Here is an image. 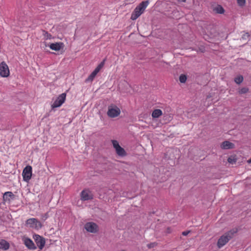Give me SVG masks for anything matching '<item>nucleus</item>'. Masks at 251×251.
Segmentation results:
<instances>
[{
	"instance_id": "nucleus-1",
	"label": "nucleus",
	"mask_w": 251,
	"mask_h": 251,
	"mask_svg": "<svg viewBox=\"0 0 251 251\" xmlns=\"http://www.w3.org/2000/svg\"><path fill=\"white\" fill-rule=\"evenodd\" d=\"M237 232L236 230H231L221 236L217 242V246L220 249L225 245L233 236Z\"/></svg>"
},
{
	"instance_id": "nucleus-2",
	"label": "nucleus",
	"mask_w": 251,
	"mask_h": 251,
	"mask_svg": "<svg viewBox=\"0 0 251 251\" xmlns=\"http://www.w3.org/2000/svg\"><path fill=\"white\" fill-rule=\"evenodd\" d=\"M149 3V2L148 0L143 1L141 2L132 12L131 16V19L132 20L137 19L144 12Z\"/></svg>"
},
{
	"instance_id": "nucleus-3",
	"label": "nucleus",
	"mask_w": 251,
	"mask_h": 251,
	"mask_svg": "<svg viewBox=\"0 0 251 251\" xmlns=\"http://www.w3.org/2000/svg\"><path fill=\"white\" fill-rule=\"evenodd\" d=\"M121 113L120 108L115 105H110L108 107L107 114L109 117L115 118L118 117Z\"/></svg>"
},
{
	"instance_id": "nucleus-4",
	"label": "nucleus",
	"mask_w": 251,
	"mask_h": 251,
	"mask_svg": "<svg viewBox=\"0 0 251 251\" xmlns=\"http://www.w3.org/2000/svg\"><path fill=\"white\" fill-rule=\"evenodd\" d=\"M66 97V93H62L51 104L52 109L60 107L65 102Z\"/></svg>"
},
{
	"instance_id": "nucleus-5",
	"label": "nucleus",
	"mask_w": 251,
	"mask_h": 251,
	"mask_svg": "<svg viewBox=\"0 0 251 251\" xmlns=\"http://www.w3.org/2000/svg\"><path fill=\"white\" fill-rule=\"evenodd\" d=\"M10 75V71L8 65L4 61L0 63V75L3 77H7Z\"/></svg>"
},
{
	"instance_id": "nucleus-6",
	"label": "nucleus",
	"mask_w": 251,
	"mask_h": 251,
	"mask_svg": "<svg viewBox=\"0 0 251 251\" xmlns=\"http://www.w3.org/2000/svg\"><path fill=\"white\" fill-rule=\"evenodd\" d=\"M22 176L23 179L26 182H28L31 178L32 176V167L28 165L23 170Z\"/></svg>"
},
{
	"instance_id": "nucleus-7",
	"label": "nucleus",
	"mask_w": 251,
	"mask_h": 251,
	"mask_svg": "<svg viewBox=\"0 0 251 251\" xmlns=\"http://www.w3.org/2000/svg\"><path fill=\"white\" fill-rule=\"evenodd\" d=\"M85 229L89 232L96 233L99 230L98 225L93 222H88L84 225Z\"/></svg>"
},
{
	"instance_id": "nucleus-8",
	"label": "nucleus",
	"mask_w": 251,
	"mask_h": 251,
	"mask_svg": "<svg viewBox=\"0 0 251 251\" xmlns=\"http://www.w3.org/2000/svg\"><path fill=\"white\" fill-rule=\"evenodd\" d=\"M112 143L113 147L116 150V153L118 155L124 156L126 155V152L125 150L119 145V144L117 141L112 140Z\"/></svg>"
},
{
	"instance_id": "nucleus-9",
	"label": "nucleus",
	"mask_w": 251,
	"mask_h": 251,
	"mask_svg": "<svg viewBox=\"0 0 251 251\" xmlns=\"http://www.w3.org/2000/svg\"><path fill=\"white\" fill-rule=\"evenodd\" d=\"M93 195L89 189H84L80 193V199L83 201L92 200Z\"/></svg>"
},
{
	"instance_id": "nucleus-10",
	"label": "nucleus",
	"mask_w": 251,
	"mask_h": 251,
	"mask_svg": "<svg viewBox=\"0 0 251 251\" xmlns=\"http://www.w3.org/2000/svg\"><path fill=\"white\" fill-rule=\"evenodd\" d=\"M34 239L38 248L42 249L45 244V239L39 235H35Z\"/></svg>"
},
{
	"instance_id": "nucleus-11",
	"label": "nucleus",
	"mask_w": 251,
	"mask_h": 251,
	"mask_svg": "<svg viewBox=\"0 0 251 251\" xmlns=\"http://www.w3.org/2000/svg\"><path fill=\"white\" fill-rule=\"evenodd\" d=\"M220 147L223 150L233 149L235 148V145L233 143L228 141H225L221 143Z\"/></svg>"
},
{
	"instance_id": "nucleus-12",
	"label": "nucleus",
	"mask_w": 251,
	"mask_h": 251,
	"mask_svg": "<svg viewBox=\"0 0 251 251\" xmlns=\"http://www.w3.org/2000/svg\"><path fill=\"white\" fill-rule=\"evenodd\" d=\"M50 48L52 50H54L55 51H59L61 49H63L64 45V43L62 42H58L55 43H52L50 44Z\"/></svg>"
},
{
	"instance_id": "nucleus-13",
	"label": "nucleus",
	"mask_w": 251,
	"mask_h": 251,
	"mask_svg": "<svg viewBox=\"0 0 251 251\" xmlns=\"http://www.w3.org/2000/svg\"><path fill=\"white\" fill-rule=\"evenodd\" d=\"M24 243L25 245L30 250H34L36 249V247L33 243V241L29 238H25L24 239Z\"/></svg>"
},
{
	"instance_id": "nucleus-14",
	"label": "nucleus",
	"mask_w": 251,
	"mask_h": 251,
	"mask_svg": "<svg viewBox=\"0 0 251 251\" xmlns=\"http://www.w3.org/2000/svg\"><path fill=\"white\" fill-rule=\"evenodd\" d=\"M14 196L11 192H6L4 194L3 199L4 201H10V198H14Z\"/></svg>"
},
{
	"instance_id": "nucleus-15",
	"label": "nucleus",
	"mask_w": 251,
	"mask_h": 251,
	"mask_svg": "<svg viewBox=\"0 0 251 251\" xmlns=\"http://www.w3.org/2000/svg\"><path fill=\"white\" fill-rule=\"evenodd\" d=\"M9 244L4 240H0V249L7 250L9 249Z\"/></svg>"
},
{
	"instance_id": "nucleus-16",
	"label": "nucleus",
	"mask_w": 251,
	"mask_h": 251,
	"mask_svg": "<svg viewBox=\"0 0 251 251\" xmlns=\"http://www.w3.org/2000/svg\"><path fill=\"white\" fill-rule=\"evenodd\" d=\"M162 115V112L160 109H156L154 110L151 114V116L153 118H158Z\"/></svg>"
},
{
	"instance_id": "nucleus-17",
	"label": "nucleus",
	"mask_w": 251,
	"mask_h": 251,
	"mask_svg": "<svg viewBox=\"0 0 251 251\" xmlns=\"http://www.w3.org/2000/svg\"><path fill=\"white\" fill-rule=\"evenodd\" d=\"M213 11L215 13L219 14H223L225 12L224 9L220 5H217L215 7H213Z\"/></svg>"
},
{
	"instance_id": "nucleus-18",
	"label": "nucleus",
	"mask_w": 251,
	"mask_h": 251,
	"mask_svg": "<svg viewBox=\"0 0 251 251\" xmlns=\"http://www.w3.org/2000/svg\"><path fill=\"white\" fill-rule=\"evenodd\" d=\"M98 73V72L94 70V71L90 74L88 77L86 79V81H92Z\"/></svg>"
},
{
	"instance_id": "nucleus-19",
	"label": "nucleus",
	"mask_w": 251,
	"mask_h": 251,
	"mask_svg": "<svg viewBox=\"0 0 251 251\" xmlns=\"http://www.w3.org/2000/svg\"><path fill=\"white\" fill-rule=\"evenodd\" d=\"M42 33L45 40L50 39L52 38V35L50 34L44 30H42Z\"/></svg>"
},
{
	"instance_id": "nucleus-20",
	"label": "nucleus",
	"mask_w": 251,
	"mask_h": 251,
	"mask_svg": "<svg viewBox=\"0 0 251 251\" xmlns=\"http://www.w3.org/2000/svg\"><path fill=\"white\" fill-rule=\"evenodd\" d=\"M35 221H36V219L31 218V219H28L26 221V223L27 225H29L30 227H33V226L34 225Z\"/></svg>"
},
{
	"instance_id": "nucleus-21",
	"label": "nucleus",
	"mask_w": 251,
	"mask_h": 251,
	"mask_svg": "<svg viewBox=\"0 0 251 251\" xmlns=\"http://www.w3.org/2000/svg\"><path fill=\"white\" fill-rule=\"evenodd\" d=\"M42 226V225L41 223L39 221H38L37 219H36L35 223L34 224V225L33 226V228H35L36 229H39L41 228Z\"/></svg>"
},
{
	"instance_id": "nucleus-22",
	"label": "nucleus",
	"mask_w": 251,
	"mask_h": 251,
	"mask_svg": "<svg viewBox=\"0 0 251 251\" xmlns=\"http://www.w3.org/2000/svg\"><path fill=\"white\" fill-rule=\"evenodd\" d=\"M234 81L237 84H239L243 82V77L242 75H239L235 78Z\"/></svg>"
},
{
	"instance_id": "nucleus-23",
	"label": "nucleus",
	"mask_w": 251,
	"mask_h": 251,
	"mask_svg": "<svg viewBox=\"0 0 251 251\" xmlns=\"http://www.w3.org/2000/svg\"><path fill=\"white\" fill-rule=\"evenodd\" d=\"M187 79V76L184 74H181L179 77V81L181 83H185Z\"/></svg>"
},
{
	"instance_id": "nucleus-24",
	"label": "nucleus",
	"mask_w": 251,
	"mask_h": 251,
	"mask_svg": "<svg viewBox=\"0 0 251 251\" xmlns=\"http://www.w3.org/2000/svg\"><path fill=\"white\" fill-rule=\"evenodd\" d=\"M249 91V88L247 87H243L241 89H239L238 93L239 94H243L247 93Z\"/></svg>"
},
{
	"instance_id": "nucleus-25",
	"label": "nucleus",
	"mask_w": 251,
	"mask_h": 251,
	"mask_svg": "<svg viewBox=\"0 0 251 251\" xmlns=\"http://www.w3.org/2000/svg\"><path fill=\"white\" fill-rule=\"evenodd\" d=\"M105 59H104L95 69L97 72H99L100 69L103 67L105 62Z\"/></svg>"
},
{
	"instance_id": "nucleus-26",
	"label": "nucleus",
	"mask_w": 251,
	"mask_h": 251,
	"mask_svg": "<svg viewBox=\"0 0 251 251\" xmlns=\"http://www.w3.org/2000/svg\"><path fill=\"white\" fill-rule=\"evenodd\" d=\"M227 161L228 163L233 164L236 163V159L233 157H229L227 159Z\"/></svg>"
},
{
	"instance_id": "nucleus-27",
	"label": "nucleus",
	"mask_w": 251,
	"mask_h": 251,
	"mask_svg": "<svg viewBox=\"0 0 251 251\" xmlns=\"http://www.w3.org/2000/svg\"><path fill=\"white\" fill-rule=\"evenodd\" d=\"M246 0H237L238 4L240 6H243L245 4Z\"/></svg>"
},
{
	"instance_id": "nucleus-28",
	"label": "nucleus",
	"mask_w": 251,
	"mask_h": 251,
	"mask_svg": "<svg viewBox=\"0 0 251 251\" xmlns=\"http://www.w3.org/2000/svg\"><path fill=\"white\" fill-rule=\"evenodd\" d=\"M157 243L155 242L151 243L147 245L149 249H151L156 246Z\"/></svg>"
},
{
	"instance_id": "nucleus-29",
	"label": "nucleus",
	"mask_w": 251,
	"mask_h": 251,
	"mask_svg": "<svg viewBox=\"0 0 251 251\" xmlns=\"http://www.w3.org/2000/svg\"><path fill=\"white\" fill-rule=\"evenodd\" d=\"M190 232V230L184 231L182 232V234L184 236H187Z\"/></svg>"
},
{
	"instance_id": "nucleus-30",
	"label": "nucleus",
	"mask_w": 251,
	"mask_h": 251,
	"mask_svg": "<svg viewBox=\"0 0 251 251\" xmlns=\"http://www.w3.org/2000/svg\"><path fill=\"white\" fill-rule=\"evenodd\" d=\"M249 35L248 33H245V34H244L243 36V38H245V39H246L247 38H249Z\"/></svg>"
},
{
	"instance_id": "nucleus-31",
	"label": "nucleus",
	"mask_w": 251,
	"mask_h": 251,
	"mask_svg": "<svg viewBox=\"0 0 251 251\" xmlns=\"http://www.w3.org/2000/svg\"><path fill=\"white\" fill-rule=\"evenodd\" d=\"M247 162L249 164H251V158L247 161Z\"/></svg>"
},
{
	"instance_id": "nucleus-32",
	"label": "nucleus",
	"mask_w": 251,
	"mask_h": 251,
	"mask_svg": "<svg viewBox=\"0 0 251 251\" xmlns=\"http://www.w3.org/2000/svg\"><path fill=\"white\" fill-rule=\"evenodd\" d=\"M186 0H177L178 1L185 2Z\"/></svg>"
},
{
	"instance_id": "nucleus-33",
	"label": "nucleus",
	"mask_w": 251,
	"mask_h": 251,
	"mask_svg": "<svg viewBox=\"0 0 251 251\" xmlns=\"http://www.w3.org/2000/svg\"><path fill=\"white\" fill-rule=\"evenodd\" d=\"M109 193H110V194H111V193H113V191H112V190H110L109 191Z\"/></svg>"
},
{
	"instance_id": "nucleus-34",
	"label": "nucleus",
	"mask_w": 251,
	"mask_h": 251,
	"mask_svg": "<svg viewBox=\"0 0 251 251\" xmlns=\"http://www.w3.org/2000/svg\"><path fill=\"white\" fill-rule=\"evenodd\" d=\"M169 118L172 119V117L171 116H169Z\"/></svg>"
},
{
	"instance_id": "nucleus-35",
	"label": "nucleus",
	"mask_w": 251,
	"mask_h": 251,
	"mask_svg": "<svg viewBox=\"0 0 251 251\" xmlns=\"http://www.w3.org/2000/svg\"><path fill=\"white\" fill-rule=\"evenodd\" d=\"M168 232H170V230H169V228H168Z\"/></svg>"
},
{
	"instance_id": "nucleus-36",
	"label": "nucleus",
	"mask_w": 251,
	"mask_h": 251,
	"mask_svg": "<svg viewBox=\"0 0 251 251\" xmlns=\"http://www.w3.org/2000/svg\"><path fill=\"white\" fill-rule=\"evenodd\" d=\"M168 232H170V230H169V228H168Z\"/></svg>"
},
{
	"instance_id": "nucleus-37",
	"label": "nucleus",
	"mask_w": 251,
	"mask_h": 251,
	"mask_svg": "<svg viewBox=\"0 0 251 251\" xmlns=\"http://www.w3.org/2000/svg\"><path fill=\"white\" fill-rule=\"evenodd\" d=\"M168 232H170V230H169V228H168Z\"/></svg>"
},
{
	"instance_id": "nucleus-38",
	"label": "nucleus",
	"mask_w": 251,
	"mask_h": 251,
	"mask_svg": "<svg viewBox=\"0 0 251 251\" xmlns=\"http://www.w3.org/2000/svg\"><path fill=\"white\" fill-rule=\"evenodd\" d=\"M125 251V250H121V251Z\"/></svg>"
}]
</instances>
